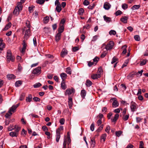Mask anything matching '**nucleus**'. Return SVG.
I'll use <instances>...</instances> for the list:
<instances>
[{"mask_svg": "<svg viewBox=\"0 0 148 148\" xmlns=\"http://www.w3.org/2000/svg\"><path fill=\"white\" fill-rule=\"evenodd\" d=\"M23 33H24V40H27L31 35L30 29H27L26 27H24L23 29Z\"/></svg>", "mask_w": 148, "mask_h": 148, "instance_id": "1", "label": "nucleus"}, {"mask_svg": "<svg viewBox=\"0 0 148 148\" xmlns=\"http://www.w3.org/2000/svg\"><path fill=\"white\" fill-rule=\"evenodd\" d=\"M6 58L7 61L9 62L10 60L14 62V60L15 58L13 56H12V53L10 50H8L7 52Z\"/></svg>", "mask_w": 148, "mask_h": 148, "instance_id": "2", "label": "nucleus"}, {"mask_svg": "<svg viewBox=\"0 0 148 148\" xmlns=\"http://www.w3.org/2000/svg\"><path fill=\"white\" fill-rule=\"evenodd\" d=\"M138 107L137 105L134 102L132 101L130 106V108L132 112H134L136 110Z\"/></svg>", "mask_w": 148, "mask_h": 148, "instance_id": "3", "label": "nucleus"}, {"mask_svg": "<svg viewBox=\"0 0 148 148\" xmlns=\"http://www.w3.org/2000/svg\"><path fill=\"white\" fill-rule=\"evenodd\" d=\"M41 73V67H38L35 68L32 71V73L36 75H38Z\"/></svg>", "mask_w": 148, "mask_h": 148, "instance_id": "4", "label": "nucleus"}, {"mask_svg": "<svg viewBox=\"0 0 148 148\" xmlns=\"http://www.w3.org/2000/svg\"><path fill=\"white\" fill-rule=\"evenodd\" d=\"M114 45V43L113 41H110L106 46L105 48L107 50L112 49Z\"/></svg>", "mask_w": 148, "mask_h": 148, "instance_id": "5", "label": "nucleus"}, {"mask_svg": "<svg viewBox=\"0 0 148 148\" xmlns=\"http://www.w3.org/2000/svg\"><path fill=\"white\" fill-rule=\"evenodd\" d=\"M75 92V90L73 88H71L67 89L65 93V95H68L69 96L72 93H74Z\"/></svg>", "mask_w": 148, "mask_h": 148, "instance_id": "6", "label": "nucleus"}, {"mask_svg": "<svg viewBox=\"0 0 148 148\" xmlns=\"http://www.w3.org/2000/svg\"><path fill=\"white\" fill-rule=\"evenodd\" d=\"M60 137V130L59 128L56 130V141L58 142Z\"/></svg>", "mask_w": 148, "mask_h": 148, "instance_id": "7", "label": "nucleus"}, {"mask_svg": "<svg viewBox=\"0 0 148 148\" xmlns=\"http://www.w3.org/2000/svg\"><path fill=\"white\" fill-rule=\"evenodd\" d=\"M113 101L112 104V106L114 108H116L118 106L119 103L116 101V99L115 98H113L111 99Z\"/></svg>", "mask_w": 148, "mask_h": 148, "instance_id": "8", "label": "nucleus"}, {"mask_svg": "<svg viewBox=\"0 0 148 148\" xmlns=\"http://www.w3.org/2000/svg\"><path fill=\"white\" fill-rule=\"evenodd\" d=\"M135 75V73L133 72L129 74L127 76V79L130 80H132Z\"/></svg>", "mask_w": 148, "mask_h": 148, "instance_id": "9", "label": "nucleus"}, {"mask_svg": "<svg viewBox=\"0 0 148 148\" xmlns=\"http://www.w3.org/2000/svg\"><path fill=\"white\" fill-rule=\"evenodd\" d=\"M23 48L22 50L21 51V52L22 53H24L25 51V50L26 49V47L27 45L25 42V40H24L23 41Z\"/></svg>", "mask_w": 148, "mask_h": 148, "instance_id": "10", "label": "nucleus"}, {"mask_svg": "<svg viewBox=\"0 0 148 148\" xmlns=\"http://www.w3.org/2000/svg\"><path fill=\"white\" fill-rule=\"evenodd\" d=\"M90 143L91 147L92 148H93L95 147L96 142L95 140V138L94 137H93L91 138Z\"/></svg>", "mask_w": 148, "mask_h": 148, "instance_id": "11", "label": "nucleus"}, {"mask_svg": "<svg viewBox=\"0 0 148 148\" xmlns=\"http://www.w3.org/2000/svg\"><path fill=\"white\" fill-rule=\"evenodd\" d=\"M21 10L15 7L13 11V14L14 15L17 16L19 14V12Z\"/></svg>", "mask_w": 148, "mask_h": 148, "instance_id": "12", "label": "nucleus"}, {"mask_svg": "<svg viewBox=\"0 0 148 148\" xmlns=\"http://www.w3.org/2000/svg\"><path fill=\"white\" fill-rule=\"evenodd\" d=\"M67 54V51L65 49L63 48L60 53L61 56L63 58Z\"/></svg>", "mask_w": 148, "mask_h": 148, "instance_id": "13", "label": "nucleus"}, {"mask_svg": "<svg viewBox=\"0 0 148 148\" xmlns=\"http://www.w3.org/2000/svg\"><path fill=\"white\" fill-rule=\"evenodd\" d=\"M128 19V17L127 16H123L120 19L121 21L124 23H127V20Z\"/></svg>", "mask_w": 148, "mask_h": 148, "instance_id": "14", "label": "nucleus"}, {"mask_svg": "<svg viewBox=\"0 0 148 148\" xmlns=\"http://www.w3.org/2000/svg\"><path fill=\"white\" fill-rule=\"evenodd\" d=\"M61 34L58 33L55 36V40L56 42H58L61 38Z\"/></svg>", "mask_w": 148, "mask_h": 148, "instance_id": "15", "label": "nucleus"}, {"mask_svg": "<svg viewBox=\"0 0 148 148\" xmlns=\"http://www.w3.org/2000/svg\"><path fill=\"white\" fill-rule=\"evenodd\" d=\"M111 5L108 3H105L103 5V8L106 10H108L110 8Z\"/></svg>", "mask_w": 148, "mask_h": 148, "instance_id": "16", "label": "nucleus"}, {"mask_svg": "<svg viewBox=\"0 0 148 148\" xmlns=\"http://www.w3.org/2000/svg\"><path fill=\"white\" fill-rule=\"evenodd\" d=\"M32 97L31 94H29L26 97V102H30L32 100Z\"/></svg>", "mask_w": 148, "mask_h": 148, "instance_id": "17", "label": "nucleus"}, {"mask_svg": "<svg viewBox=\"0 0 148 148\" xmlns=\"http://www.w3.org/2000/svg\"><path fill=\"white\" fill-rule=\"evenodd\" d=\"M7 77L9 80L14 79L16 78V76L13 74H8L7 75Z\"/></svg>", "mask_w": 148, "mask_h": 148, "instance_id": "18", "label": "nucleus"}, {"mask_svg": "<svg viewBox=\"0 0 148 148\" xmlns=\"http://www.w3.org/2000/svg\"><path fill=\"white\" fill-rule=\"evenodd\" d=\"M16 109V107L14 106V105H13L10 108L8 111V112L10 114H12V113L11 112H14Z\"/></svg>", "mask_w": 148, "mask_h": 148, "instance_id": "19", "label": "nucleus"}, {"mask_svg": "<svg viewBox=\"0 0 148 148\" xmlns=\"http://www.w3.org/2000/svg\"><path fill=\"white\" fill-rule=\"evenodd\" d=\"M64 25H60V26L59 28H58V33L61 34L62 32L64 30Z\"/></svg>", "mask_w": 148, "mask_h": 148, "instance_id": "20", "label": "nucleus"}, {"mask_svg": "<svg viewBox=\"0 0 148 148\" xmlns=\"http://www.w3.org/2000/svg\"><path fill=\"white\" fill-rule=\"evenodd\" d=\"M100 76L99 74H93L91 76V78L93 79H97L98 78H100Z\"/></svg>", "mask_w": 148, "mask_h": 148, "instance_id": "21", "label": "nucleus"}, {"mask_svg": "<svg viewBox=\"0 0 148 148\" xmlns=\"http://www.w3.org/2000/svg\"><path fill=\"white\" fill-rule=\"evenodd\" d=\"M104 20L107 23H109L111 21V18L107 17L106 15H104L103 16Z\"/></svg>", "mask_w": 148, "mask_h": 148, "instance_id": "22", "label": "nucleus"}, {"mask_svg": "<svg viewBox=\"0 0 148 148\" xmlns=\"http://www.w3.org/2000/svg\"><path fill=\"white\" fill-rule=\"evenodd\" d=\"M14 129H15L14 132L18 135V132L21 129V128L18 125H15L14 127Z\"/></svg>", "mask_w": 148, "mask_h": 148, "instance_id": "23", "label": "nucleus"}, {"mask_svg": "<svg viewBox=\"0 0 148 148\" xmlns=\"http://www.w3.org/2000/svg\"><path fill=\"white\" fill-rule=\"evenodd\" d=\"M12 25V24L11 23L9 22L6 25L5 27L3 29V30L6 31Z\"/></svg>", "mask_w": 148, "mask_h": 148, "instance_id": "24", "label": "nucleus"}, {"mask_svg": "<svg viewBox=\"0 0 148 148\" xmlns=\"http://www.w3.org/2000/svg\"><path fill=\"white\" fill-rule=\"evenodd\" d=\"M61 87L63 90H65L66 88V85L65 83L64 80H62L61 83Z\"/></svg>", "mask_w": 148, "mask_h": 148, "instance_id": "25", "label": "nucleus"}, {"mask_svg": "<svg viewBox=\"0 0 148 148\" xmlns=\"http://www.w3.org/2000/svg\"><path fill=\"white\" fill-rule=\"evenodd\" d=\"M92 82L89 79L86 80L85 84L87 87H89L92 85Z\"/></svg>", "mask_w": 148, "mask_h": 148, "instance_id": "26", "label": "nucleus"}, {"mask_svg": "<svg viewBox=\"0 0 148 148\" xmlns=\"http://www.w3.org/2000/svg\"><path fill=\"white\" fill-rule=\"evenodd\" d=\"M86 91L85 90L83 89L81 90V95L82 98H85V97L86 95Z\"/></svg>", "mask_w": 148, "mask_h": 148, "instance_id": "27", "label": "nucleus"}, {"mask_svg": "<svg viewBox=\"0 0 148 148\" xmlns=\"http://www.w3.org/2000/svg\"><path fill=\"white\" fill-rule=\"evenodd\" d=\"M60 76L62 78V80H64L67 77V75L64 73H62L60 75Z\"/></svg>", "mask_w": 148, "mask_h": 148, "instance_id": "28", "label": "nucleus"}, {"mask_svg": "<svg viewBox=\"0 0 148 148\" xmlns=\"http://www.w3.org/2000/svg\"><path fill=\"white\" fill-rule=\"evenodd\" d=\"M22 3L21 2H18L17 3V6L16 8H17L20 9V10H22L23 8Z\"/></svg>", "mask_w": 148, "mask_h": 148, "instance_id": "29", "label": "nucleus"}, {"mask_svg": "<svg viewBox=\"0 0 148 148\" xmlns=\"http://www.w3.org/2000/svg\"><path fill=\"white\" fill-rule=\"evenodd\" d=\"M119 116V115L117 114H115L114 117L113 119H111L112 122H116L117 119H118Z\"/></svg>", "mask_w": 148, "mask_h": 148, "instance_id": "30", "label": "nucleus"}, {"mask_svg": "<svg viewBox=\"0 0 148 148\" xmlns=\"http://www.w3.org/2000/svg\"><path fill=\"white\" fill-rule=\"evenodd\" d=\"M106 136L107 135L106 134H102L101 137V140H103V142H104L106 140Z\"/></svg>", "mask_w": 148, "mask_h": 148, "instance_id": "31", "label": "nucleus"}, {"mask_svg": "<svg viewBox=\"0 0 148 148\" xmlns=\"http://www.w3.org/2000/svg\"><path fill=\"white\" fill-rule=\"evenodd\" d=\"M12 137H17L18 135L16 133L14 132H12L9 134Z\"/></svg>", "mask_w": 148, "mask_h": 148, "instance_id": "32", "label": "nucleus"}, {"mask_svg": "<svg viewBox=\"0 0 148 148\" xmlns=\"http://www.w3.org/2000/svg\"><path fill=\"white\" fill-rule=\"evenodd\" d=\"M22 84V81H17L15 83V86L16 87L19 86Z\"/></svg>", "mask_w": 148, "mask_h": 148, "instance_id": "33", "label": "nucleus"}, {"mask_svg": "<svg viewBox=\"0 0 148 148\" xmlns=\"http://www.w3.org/2000/svg\"><path fill=\"white\" fill-rule=\"evenodd\" d=\"M56 9L58 12H60L62 10L61 5H56Z\"/></svg>", "mask_w": 148, "mask_h": 148, "instance_id": "34", "label": "nucleus"}, {"mask_svg": "<svg viewBox=\"0 0 148 148\" xmlns=\"http://www.w3.org/2000/svg\"><path fill=\"white\" fill-rule=\"evenodd\" d=\"M66 71L67 74L69 75H71V70L70 67H69L66 69Z\"/></svg>", "mask_w": 148, "mask_h": 148, "instance_id": "35", "label": "nucleus"}, {"mask_svg": "<svg viewBox=\"0 0 148 148\" xmlns=\"http://www.w3.org/2000/svg\"><path fill=\"white\" fill-rule=\"evenodd\" d=\"M42 86V84L39 82H38L35 84L33 86L35 88H37Z\"/></svg>", "mask_w": 148, "mask_h": 148, "instance_id": "36", "label": "nucleus"}, {"mask_svg": "<svg viewBox=\"0 0 148 148\" xmlns=\"http://www.w3.org/2000/svg\"><path fill=\"white\" fill-rule=\"evenodd\" d=\"M84 12V10L82 8L79 9L78 11V13L80 15H82Z\"/></svg>", "mask_w": 148, "mask_h": 148, "instance_id": "37", "label": "nucleus"}, {"mask_svg": "<svg viewBox=\"0 0 148 148\" xmlns=\"http://www.w3.org/2000/svg\"><path fill=\"white\" fill-rule=\"evenodd\" d=\"M140 7V5H134L132 8V10H134L135 9H138Z\"/></svg>", "mask_w": 148, "mask_h": 148, "instance_id": "38", "label": "nucleus"}, {"mask_svg": "<svg viewBox=\"0 0 148 148\" xmlns=\"http://www.w3.org/2000/svg\"><path fill=\"white\" fill-rule=\"evenodd\" d=\"M49 20V17L48 16H46L44 18V23H46L48 22Z\"/></svg>", "mask_w": 148, "mask_h": 148, "instance_id": "39", "label": "nucleus"}, {"mask_svg": "<svg viewBox=\"0 0 148 148\" xmlns=\"http://www.w3.org/2000/svg\"><path fill=\"white\" fill-rule=\"evenodd\" d=\"M118 60V59L116 58L115 57H114L112 59L111 63L112 64L115 63Z\"/></svg>", "mask_w": 148, "mask_h": 148, "instance_id": "40", "label": "nucleus"}, {"mask_svg": "<svg viewBox=\"0 0 148 148\" xmlns=\"http://www.w3.org/2000/svg\"><path fill=\"white\" fill-rule=\"evenodd\" d=\"M116 32L115 30H112L110 31L109 32V34L110 35H114L116 34Z\"/></svg>", "mask_w": 148, "mask_h": 148, "instance_id": "41", "label": "nucleus"}, {"mask_svg": "<svg viewBox=\"0 0 148 148\" xmlns=\"http://www.w3.org/2000/svg\"><path fill=\"white\" fill-rule=\"evenodd\" d=\"M99 58L97 57H96L93 59V62H94L95 65H96L98 61L99 60Z\"/></svg>", "mask_w": 148, "mask_h": 148, "instance_id": "42", "label": "nucleus"}, {"mask_svg": "<svg viewBox=\"0 0 148 148\" xmlns=\"http://www.w3.org/2000/svg\"><path fill=\"white\" fill-rule=\"evenodd\" d=\"M25 95V94L24 93H22L20 96L19 100L20 101H22L23 100L24 98Z\"/></svg>", "mask_w": 148, "mask_h": 148, "instance_id": "43", "label": "nucleus"}, {"mask_svg": "<svg viewBox=\"0 0 148 148\" xmlns=\"http://www.w3.org/2000/svg\"><path fill=\"white\" fill-rule=\"evenodd\" d=\"M122 8L124 10H125L127 8L128 5L126 3H123L122 5Z\"/></svg>", "mask_w": 148, "mask_h": 148, "instance_id": "44", "label": "nucleus"}, {"mask_svg": "<svg viewBox=\"0 0 148 148\" xmlns=\"http://www.w3.org/2000/svg\"><path fill=\"white\" fill-rule=\"evenodd\" d=\"M45 2V0H37L36 2L37 3L42 4H43Z\"/></svg>", "mask_w": 148, "mask_h": 148, "instance_id": "45", "label": "nucleus"}, {"mask_svg": "<svg viewBox=\"0 0 148 148\" xmlns=\"http://www.w3.org/2000/svg\"><path fill=\"white\" fill-rule=\"evenodd\" d=\"M147 62L146 60H143V61H141L140 63V66H143L145 65Z\"/></svg>", "mask_w": 148, "mask_h": 148, "instance_id": "46", "label": "nucleus"}, {"mask_svg": "<svg viewBox=\"0 0 148 148\" xmlns=\"http://www.w3.org/2000/svg\"><path fill=\"white\" fill-rule=\"evenodd\" d=\"M103 125H101L99 128L96 131L97 132H100L103 129Z\"/></svg>", "mask_w": 148, "mask_h": 148, "instance_id": "47", "label": "nucleus"}, {"mask_svg": "<svg viewBox=\"0 0 148 148\" xmlns=\"http://www.w3.org/2000/svg\"><path fill=\"white\" fill-rule=\"evenodd\" d=\"M122 132L121 131H116V132L115 134L117 137H119L122 134Z\"/></svg>", "mask_w": 148, "mask_h": 148, "instance_id": "48", "label": "nucleus"}, {"mask_svg": "<svg viewBox=\"0 0 148 148\" xmlns=\"http://www.w3.org/2000/svg\"><path fill=\"white\" fill-rule=\"evenodd\" d=\"M134 38L135 40L137 41H139L140 40V36L138 35H135L134 36Z\"/></svg>", "mask_w": 148, "mask_h": 148, "instance_id": "49", "label": "nucleus"}, {"mask_svg": "<svg viewBox=\"0 0 148 148\" xmlns=\"http://www.w3.org/2000/svg\"><path fill=\"white\" fill-rule=\"evenodd\" d=\"M67 139H64L63 144V148H66V145L67 144Z\"/></svg>", "mask_w": 148, "mask_h": 148, "instance_id": "50", "label": "nucleus"}, {"mask_svg": "<svg viewBox=\"0 0 148 148\" xmlns=\"http://www.w3.org/2000/svg\"><path fill=\"white\" fill-rule=\"evenodd\" d=\"M33 100L36 102H40V99L37 97H34Z\"/></svg>", "mask_w": 148, "mask_h": 148, "instance_id": "51", "label": "nucleus"}, {"mask_svg": "<svg viewBox=\"0 0 148 148\" xmlns=\"http://www.w3.org/2000/svg\"><path fill=\"white\" fill-rule=\"evenodd\" d=\"M103 71L102 70V69L101 68H99L98 69V70L97 71L98 74H99L100 76V75L102 73Z\"/></svg>", "mask_w": 148, "mask_h": 148, "instance_id": "52", "label": "nucleus"}, {"mask_svg": "<svg viewBox=\"0 0 148 148\" xmlns=\"http://www.w3.org/2000/svg\"><path fill=\"white\" fill-rule=\"evenodd\" d=\"M67 137L68 138V141H67V144H68V145H69L70 143H71V140L69 137V133L68 132L67 133Z\"/></svg>", "mask_w": 148, "mask_h": 148, "instance_id": "53", "label": "nucleus"}, {"mask_svg": "<svg viewBox=\"0 0 148 148\" xmlns=\"http://www.w3.org/2000/svg\"><path fill=\"white\" fill-rule=\"evenodd\" d=\"M122 12L120 10H118L116 12L115 14L116 16H118V15H121V14H122Z\"/></svg>", "mask_w": 148, "mask_h": 148, "instance_id": "54", "label": "nucleus"}, {"mask_svg": "<svg viewBox=\"0 0 148 148\" xmlns=\"http://www.w3.org/2000/svg\"><path fill=\"white\" fill-rule=\"evenodd\" d=\"M95 128V125L93 123H92L91 124L90 126V129L92 131H93L94 130Z\"/></svg>", "mask_w": 148, "mask_h": 148, "instance_id": "55", "label": "nucleus"}, {"mask_svg": "<svg viewBox=\"0 0 148 148\" xmlns=\"http://www.w3.org/2000/svg\"><path fill=\"white\" fill-rule=\"evenodd\" d=\"M110 130V127L109 126H107L105 129V131L108 133H109Z\"/></svg>", "mask_w": 148, "mask_h": 148, "instance_id": "56", "label": "nucleus"}, {"mask_svg": "<svg viewBox=\"0 0 148 148\" xmlns=\"http://www.w3.org/2000/svg\"><path fill=\"white\" fill-rule=\"evenodd\" d=\"M129 117V115H127L124 116L123 117V119L125 121L127 120Z\"/></svg>", "mask_w": 148, "mask_h": 148, "instance_id": "57", "label": "nucleus"}, {"mask_svg": "<svg viewBox=\"0 0 148 148\" xmlns=\"http://www.w3.org/2000/svg\"><path fill=\"white\" fill-rule=\"evenodd\" d=\"M89 4V2L87 0H85L83 2V4L85 5H87Z\"/></svg>", "mask_w": 148, "mask_h": 148, "instance_id": "58", "label": "nucleus"}, {"mask_svg": "<svg viewBox=\"0 0 148 148\" xmlns=\"http://www.w3.org/2000/svg\"><path fill=\"white\" fill-rule=\"evenodd\" d=\"M65 119L64 118L61 119L60 121V123L61 125H63L64 124Z\"/></svg>", "mask_w": 148, "mask_h": 148, "instance_id": "59", "label": "nucleus"}, {"mask_svg": "<svg viewBox=\"0 0 148 148\" xmlns=\"http://www.w3.org/2000/svg\"><path fill=\"white\" fill-rule=\"evenodd\" d=\"M95 6V4H92V5H90L88 7V8L89 9L92 10L94 8V7Z\"/></svg>", "mask_w": 148, "mask_h": 148, "instance_id": "60", "label": "nucleus"}, {"mask_svg": "<svg viewBox=\"0 0 148 148\" xmlns=\"http://www.w3.org/2000/svg\"><path fill=\"white\" fill-rule=\"evenodd\" d=\"M33 41L34 45L35 46L37 45V43L36 41V39L35 37H34L33 39Z\"/></svg>", "mask_w": 148, "mask_h": 148, "instance_id": "61", "label": "nucleus"}, {"mask_svg": "<svg viewBox=\"0 0 148 148\" xmlns=\"http://www.w3.org/2000/svg\"><path fill=\"white\" fill-rule=\"evenodd\" d=\"M73 101H68V105L70 109L72 108L73 106Z\"/></svg>", "mask_w": 148, "mask_h": 148, "instance_id": "62", "label": "nucleus"}, {"mask_svg": "<svg viewBox=\"0 0 148 148\" xmlns=\"http://www.w3.org/2000/svg\"><path fill=\"white\" fill-rule=\"evenodd\" d=\"M98 36L97 35H95L93 37L92 39V41H95L97 39Z\"/></svg>", "mask_w": 148, "mask_h": 148, "instance_id": "63", "label": "nucleus"}, {"mask_svg": "<svg viewBox=\"0 0 148 148\" xmlns=\"http://www.w3.org/2000/svg\"><path fill=\"white\" fill-rule=\"evenodd\" d=\"M79 48L77 47H74L73 48L72 50L73 52H75L78 50Z\"/></svg>", "mask_w": 148, "mask_h": 148, "instance_id": "64", "label": "nucleus"}]
</instances>
